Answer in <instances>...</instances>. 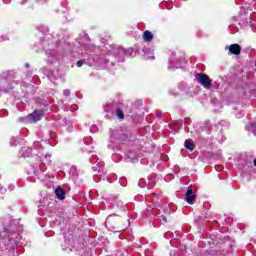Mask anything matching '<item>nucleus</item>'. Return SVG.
<instances>
[{
  "mask_svg": "<svg viewBox=\"0 0 256 256\" xmlns=\"http://www.w3.org/2000/svg\"><path fill=\"white\" fill-rule=\"evenodd\" d=\"M19 221L12 220L7 227L4 228V231L1 233L0 241L3 245H13V243H19L17 237H19Z\"/></svg>",
  "mask_w": 256,
  "mask_h": 256,
  "instance_id": "f257e3e1",
  "label": "nucleus"
},
{
  "mask_svg": "<svg viewBox=\"0 0 256 256\" xmlns=\"http://www.w3.org/2000/svg\"><path fill=\"white\" fill-rule=\"evenodd\" d=\"M196 79L202 87L205 89H211V85H213V80L209 78V76L205 73H198L196 74Z\"/></svg>",
  "mask_w": 256,
  "mask_h": 256,
  "instance_id": "f03ea898",
  "label": "nucleus"
},
{
  "mask_svg": "<svg viewBox=\"0 0 256 256\" xmlns=\"http://www.w3.org/2000/svg\"><path fill=\"white\" fill-rule=\"evenodd\" d=\"M41 117H43V111L35 110L34 113L28 115L27 119L30 123H37V121H41Z\"/></svg>",
  "mask_w": 256,
  "mask_h": 256,
  "instance_id": "7ed1b4c3",
  "label": "nucleus"
},
{
  "mask_svg": "<svg viewBox=\"0 0 256 256\" xmlns=\"http://www.w3.org/2000/svg\"><path fill=\"white\" fill-rule=\"evenodd\" d=\"M228 49L232 55H241V46L239 44H231Z\"/></svg>",
  "mask_w": 256,
  "mask_h": 256,
  "instance_id": "20e7f679",
  "label": "nucleus"
},
{
  "mask_svg": "<svg viewBox=\"0 0 256 256\" xmlns=\"http://www.w3.org/2000/svg\"><path fill=\"white\" fill-rule=\"evenodd\" d=\"M196 196L193 194L192 189H188L186 192V202L189 203L190 205H193V201H195Z\"/></svg>",
  "mask_w": 256,
  "mask_h": 256,
  "instance_id": "39448f33",
  "label": "nucleus"
},
{
  "mask_svg": "<svg viewBox=\"0 0 256 256\" xmlns=\"http://www.w3.org/2000/svg\"><path fill=\"white\" fill-rule=\"evenodd\" d=\"M55 195H56L57 199H60V201H63V199H65L66 193H65V190H63V188L58 187L55 190Z\"/></svg>",
  "mask_w": 256,
  "mask_h": 256,
  "instance_id": "423d86ee",
  "label": "nucleus"
},
{
  "mask_svg": "<svg viewBox=\"0 0 256 256\" xmlns=\"http://www.w3.org/2000/svg\"><path fill=\"white\" fill-rule=\"evenodd\" d=\"M143 39L147 43H151V41H153V33L151 31H149V30L144 31Z\"/></svg>",
  "mask_w": 256,
  "mask_h": 256,
  "instance_id": "0eeeda50",
  "label": "nucleus"
},
{
  "mask_svg": "<svg viewBox=\"0 0 256 256\" xmlns=\"http://www.w3.org/2000/svg\"><path fill=\"white\" fill-rule=\"evenodd\" d=\"M31 147L29 146H24L22 149H21V155L22 157H31Z\"/></svg>",
  "mask_w": 256,
  "mask_h": 256,
  "instance_id": "6e6552de",
  "label": "nucleus"
},
{
  "mask_svg": "<svg viewBox=\"0 0 256 256\" xmlns=\"http://www.w3.org/2000/svg\"><path fill=\"white\" fill-rule=\"evenodd\" d=\"M184 146L186 149H189V151H193L195 149V143L191 139H187L184 143Z\"/></svg>",
  "mask_w": 256,
  "mask_h": 256,
  "instance_id": "1a4fd4ad",
  "label": "nucleus"
},
{
  "mask_svg": "<svg viewBox=\"0 0 256 256\" xmlns=\"http://www.w3.org/2000/svg\"><path fill=\"white\" fill-rule=\"evenodd\" d=\"M116 115H117L118 119H125V114L123 113V110H121V109L116 110Z\"/></svg>",
  "mask_w": 256,
  "mask_h": 256,
  "instance_id": "9d476101",
  "label": "nucleus"
},
{
  "mask_svg": "<svg viewBox=\"0 0 256 256\" xmlns=\"http://www.w3.org/2000/svg\"><path fill=\"white\" fill-rule=\"evenodd\" d=\"M117 256H129V252H127V250H123L118 252Z\"/></svg>",
  "mask_w": 256,
  "mask_h": 256,
  "instance_id": "9b49d317",
  "label": "nucleus"
},
{
  "mask_svg": "<svg viewBox=\"0 0 256 256\" xmlns=\"http://www.w3.org/2000/svg\"><path fill=\"white\" fill-rule=\"evenodd\" d=\"M10 143H11L12 145H14V146H17L18 143H19V141H17V139H15V138H11Z\"/></svg>",
  "mask_w": 256,
  "mask_h": 256,
  "instance_id": "f8f14e48",
  "label": "nucleus"
},
{
  "mask_svg": "<svg viewBox=\"0 0 256 256\" xmlns=\"http://www.w3.org/2000/svg\"><path fill=\"white\" fill-rule=\"evenodd\" d=\"M113 217H115V215L108 216L106 219V223H111L113 221Z\"/></svg>",
  "mask_w": 256,
  "mask_h": 256,
  "instance_id": "ddd939ff",
  "label": "nucleus"
},
{
  "mask_svg": "<svg viewBox=\"0 0 256 256\" xmlns=\"http://www.w3.org/2000/svg\"><path fill=\"white\" fill-rule=\"evenodd\" d=\"M83 63H84L83 60H79V61L76 63V65H77V67H83Z\"/></svg>",
  "mask_w": 256,
  "mask_h": 256,
  "instance_id": "4468645a",
  "label": "nucleus"
},
{
  "mask_svg": "<svg viewBox=\"0 0 256 256\" xmlns=\"http://www.w3.org/2000/svg\"><path fill=\"white\" fill-rule=\"evenodd\" d=\"M64 95L67 97L69 95H71V91H69L68 89L64 90Z\"/></svg>",
  "mask_w": 256,
  "mask_h": 256,
  "instance_id": "2eb2a0df",
  "label": "nucleus"
},
{
  "mask_svg": "<svg viewBox=\"0 0 256 256\" xmlns=\"http://www.w3.org/2000/svg\"><path fill=\"white\" fill-rule=\"evenodd\" d=\"M161 221H163V223H167V217H165V216H161Z\"/></svg>",
  "mask_w": 256,
  "mask_h": 256,
  "instance_id": "dca6fc26",
  "label": "nucleus"
},
{
  "mask_svg": "<svg viewBox=\"0 0 256 256\" xmlns=\"http://www.w3.org/2000/svg\"><path fill=\"white\" fill-rule=\"evenodd\" d=\"M25 68H26V69H29V63H26V64H25Z\"/></svg>",
  "mask_w": 256,
  "mask_h": 256,
  "instance_id": "f3484780",
  "label": "nucleus"
},
{
  "mask_svg": "<svg viewBox=\"0 0 256 256\" xmlns=\"http://www.w3.org/2000/svg\"><path fill=\"white\" fill-rule=\"evenodd\" d=\"M41 168H43V167H45V164H41V166H40Z\"/></svg>",
  "mask_w": 256,
  "mask_h": 256,
  "instance_id": "a211bd4d",
  "label": "nucleus"
},
{
  "mask_svg": "<svg viewBox=\"0 0 256 256\" xmlns=\"http://www.w3.org/2000/svg\"><path fill=\"white\" fill-rule=\"evenodd\" d=\"M0 191H3V187H0Z\"/></svg>",
  "mask_w": 256,
  "mask_h": 256,
  "instance_id": "6ab92c4d",
  "label": "nucleus"
},
{
  "mask_svg": "<svg viewBox=\"0 0 256 256\" xmlns=\"http://www.w3.org/2000/svg\"><path fill=\"white\" fill-rule=\"evenodd\" d=\"M151 59H155V56H152V58Z\"/></svg>",
  "mask_w": 256,
  "mask_h": 256,
  "instance_id": "aec40b11",
  "label": "nucleus"
}]
</instances>
